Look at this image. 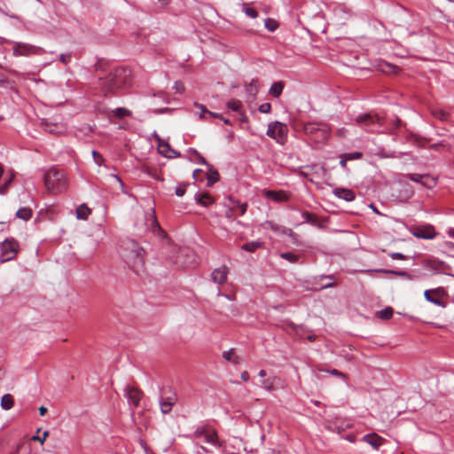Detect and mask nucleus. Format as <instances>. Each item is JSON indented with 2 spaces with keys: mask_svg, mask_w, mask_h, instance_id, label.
Returning a JSON list of instances; mask_svg holds the SVG:
<instances>
[{
  "mask_svg": "<svg viewBox=\"0 0 454 454\" xmlns=\"http://www.w3.org/2000/svg\"><path fill=\"white\" fill-rule=\"evenodd\" d=\"M131 72L126 67H117L100 78V86L104 93H116L130 83Z\"/></svg>",
  "mask_w": 454,
  "mask_h": 454,
  "instance_id": "obj_1",
  "label": "nucleus"
},
{
  "mask_svg": "<svg viewBox=\"0 0 454 454\" xmlns=\"http://www.w3.org/2000/svg\"><path fill=\"white\" fill-rule=\"evenodd\" d=\"M294 129L298 131L304 132V134L317 145L325 144L331 135L329 126L321 122H297L294 124Z\"/></svg>",
  "mask_w": 454,
  "mask_h": 454,
  "instance_id": "obj_2",
  "label": "nucleus"
},
{
  "mask_svg": "<svg viewBox=\"0 0 454 454\" xmlns=\"http://www.w3.org/2000/svg\"><path fill=\"white\" fill-rule=\"evenodd\" d=\"M44 186L50 194H59L67 190V180L62 169L52 168L43 176Z\"/></svg>",
  "mask_w": 454,
  "mask_h": 454,
  "instance_id": "obj_3",
  "label": "nucleus"
},
{
  "mask_svg": "<svg viewBox=\"0 0 454 454\" xmlns=\"http://www.w3.org/2000/svg\"><path fill=\"white\" fill-rule=\"evenodd\" d=\"M126 262L136 271L143 268L145 250L135 241H129L124 248Z\"/></svg>",
  "mask_w": 454,
  "mask_h": 454,
  "instance_id": "obj_4",
  "label": "nucleus"
},
{
  "mask_svg": "<svg viewBox=\"0 0 454 454\" xmlns=\"http://www.w3.org/2000/svg\"><path fill=\"white\" fill-rule=\"evenodd\" d=\"M356 122L371 132H378V129L383 125L384 120L376 114L368 113L358 115L356 118Z\"/></svg>",
  "mask_w": 454,
  "mask_h": 454,
  "instance_id": "obj_5",
  "label": "nucleus"
},
{
  "mask_svg": "<svg viewBox=\"0 0 454 454\" xmlns=\"http://www.w3.org/2000/svg\"><path fill=\"white\" fill-rule=\"evenodd\" d=\"M425 299L439 307L444 308L446 306V299L448 297L446 290L438 286L436 288L426 290L424 292Z\"/></svg>",
  "mask_w": 454,
  "mask_h": 454,
  "instance_id": "obj_6",
  "label": "nucleus"
},
{
  "mask_svg": "<svg viewBox=\"0 0 454 454\" xmlns=\"http://www.w3.org/2000/svg\"><path fill=\"white\" fill-rule=\"evenodd\" d=\"M287 126L279 121H274L269 124L267 136L275 139L278 143L283 144L286 138Z\"/></svg>",
  "mask_w": 454,
  "mask_h": 454,
  "instance_id": "obj_7",
  "label": "nucleus"
},
{
  "mask_svg": "<svg viewBox=\"0 0 454 454\" xmlns=\"http://www.w3.org/2000/svg\"><path fill=\"white\" fill-rule=\"evenodd\" d=\"M176 263L183 268H194L198 264V258L192 250L184 248L180 250Z\"/></svg>",
  "mask_w": 454,
  "mask_h": 454,
  "instance_id": "obj_8",
  "label": "nucleus"
},
{
  "mask_svg": "<svg viewBox=\"0 0 454 454\" xmlns=\"http://www.w3.org/2000/svg\"><path fill=\"white\" fill-rule=\"evenodd\" d=\"M224 207H226L225 216L230 219H234L237 215H243L246 213L247 205L246 203L239 204L231 197H229L227 201L224 202Z\"/></svg>",
  "mask_w": 454,
  "mask_h": 454,
  "instance_id": "obj_9",
  "label": "nucleus"
},
{
  "mask_svg": "<svg viewBox=\"0 0 454 454\" xmlns=\"http://www.w3.org/2000/svg\"><path fill=\"white\" fill-rule=\"evenodd\" d=\"M42 48L27 43H17L12 49V54L15 57H27L30 55H37L42 51Z\"/></svg>",
  "mask_w": 454,
  "mask_h": 454,
  "instance_id": "obj_10",
  "label": "nucleus"
},
{
  "mask_svg": "<svg viewBox=\"0 0 454 454\" xmlns=\"http://www.w3.org/2000/svg\"><path fill=\"white\" fill-rule=\"evenodd\" d=\"M19 244L13 239H6L1 245V261L6 262L15 257Z\"/></svg>",
  "mask_w": 454,
  "mask_h": 454,
  "instance_id": "obj_11",
  "label": "nucleus"
},
{
  "mask_svg": "<svg viewBox=\"0 0 454 454\" xmlns=\"http://www.w3.org/2000/svg\"><path fill=\"white\" fill-rule=\"evenodd\" d=\"M124 395L128 400L129 407L137 408L140 403L141 398L143 396V392L138 388L129 385L124 389Z\"/></svg>",
  "mask_w": 454,
  "mask_h": 454,
  "instance_id": "obj_12",
  "label": "nucleus"
},
{
  "mask_svg": "<svg viewBox=\"0 0 454 454\" xmlns=\"http://www.w3.org/2000/svg\"><path fill=\"white\" fill-rule=\"evenodd\" d=\"M411 233L414 237L423 239H432L436 235L434 226L430 224L418 226L412 230Z\"/></svg>",
  "mask_w": 454,
  "mask_h": 454,
  "instance_id": "obj_13",
  "label": "nucleus"
},
{
  "mask_svg": "<svg viewBox=\"0 0 454 454\" xmlns=\"http://www.w3.org/2000/svg\"><path fill=\"white\" fill-rule=\"evenodd\" d=\"M262 192L265 198L271 200L275 202H284L287 201L290 199V193L283 190L275 191L264 189L262 190Z\"/></svg>",
  "mask_w": 454,
  "mask_h": 454,
  "instance_id": "obj_14",
  "label": "nucleus"
},
{
  "mask_svg": "<svg viewBox=\"0 0 454 454\" xmlns=\"http://www.w3.org/2000/svg\"><path fill=\"white\" fill-rule=\"evenodd\" d=\"M204 442L217 449H223L225 445V442L220 440L217 432L211 427H208L207 433L204 434Z\"/></svg>",
  "mask_w": 454,
  "mask_h": 454,
  "instance_id": "obj_15",
  "label": "nucleus"
},
{
  "mask_svg": "<svg viewBox=\"0 0 454 454\" xmlns=\"http://www.w3.org/2000/svg\"><path fill=\"white\" fill-rule=\"evenodd\" d=\"M425 266L427 270L434 273H446L449 270L448 265H446L443 262L438 261L436 259L427 260L425 262Z\"/></svg>",
  "mask_w": 454,
  "mask_h": 454,
  "instance_id": "obj_16",
  "label": "nucleus"
},
{
  "mask_svg": "<svg viewBox=\"0 0 454 454\" xmlns=\"http://www.w3.org/2000/svg\"><path fill=\"white\" fill-rule=\"evenodd\" d=\"M228 268L225 266L215 269L212 272V279L215 284H223L227 280Z\"/></svg>",
  "mask_w": 454,
  "mask_h": 454,
  "instance_id": "obj_17",
  "label": "nucleus"
},
{
  "mask_svg": "<svg viewBox=\"0 0 454 454\" xmlns=\"http://www.w3.org/2000/svg\"><path fill=\"white\" fill-rule=\"evenodd\" d=\"M377 68L380 72L386 74H397L400 72V68L397 66L386 61H380L378 64Z\"/></svg>",
  "mask_w": 454,
  "mask_h": 454,
  "instance_id": "obj_18",
  "label": "nucleus"
},
{
  "mask_svg": "<svg viewBox=\"0 0 454 454\" xmlns=\"http://www.w3.org/2000/svg\"><path fill=\"white\" fill-rule=\"evenodd\" d=\"M333 194L342 199L346 201H352L355 200V193L352 190L346 189V188H335L333 190Z\"/></svg>",
  "mask_w": 454,
  "mask_h": 454,
  "instance_id": "obj_19",
  "label": "nucleus"
},
{
  "mask_svg": "<svg viewBox=\"0 0 454 454\" xmlns=\"http://www.w3.org/2000/svg\"><path fill=\"white\" fill-rule=\"evenodd\" d=\"M363 441L370 444L373 449L377 450L383 442V438L376 434H368L363 437Z\"/></svg>",
  "mask_w": 454,
  "mask_h": 454,
  "instance_id": "obj_20",
  "label": "nucleus"
},
{
  "mask_svg": "<svg viewBox=\"0 0 454 454\" xmlns=\"http://www.w3.org/2000/svg\"><path fill=\"white\" fill-rule=\"evenodd\" d=\"M196 201L203 207H208L215 202L214 199L208 192H201L196 195Z\"/></svg>",
  "mask_w": 454,
  "mask_h": 454,
  "instance_id": "obj_21",
  "label": "nucleus"
},
{
  "mask_svg": "<svg viewBox=\"0 0 454 454\" xmlns=\"http://www.w3.org/2000/svg\"><path fill=\"white\" fill-rule=\"evenodd\" d=\"M223 357L224 360L231 362L233 364H239L240 363V357L235 355L234 348L223 351Z\"/></svg>",
  "mask_w": 454,
  "mask_h": 454,
  "instance_id": "obj_22",
  "label": "nucleus"
},
{
  "mask_svg": "<svg viewBox=\"0 0 454 454\" xmlns=\"http://www.w3.org/2000/svg\"><path fill=\"white\" fill-rule=\"evenodd\" d=\"M278 380H279V379L278 377L274 376V377L263 380L261 382L260 386L267 391H273L275 389V385L277 384V382Z\"/></svg>",
  "mask_w": 454,
  "mask_h": 454,
  "instance_id": "obj_23",
  "label": "nucleus"
},
{
  "mask_svg": "<svg viewBox=\"0 0 454 454\" xmlns=\"http://www.w3.org/2000/svg\"><path fill=\"white\" fill-rule=\"evenodd\" d=\"M14 405V399L11 394H5L1 398V407L5 410H11Z\"/></svg>",
  "mask_w": 454,
  "mask_h": 454,
  "instance_id": "obj_24",
  "label": "nucleus"
},
{
  "mask_svg": "<svg viewBox=\"0 0 454 454\" xmlns=\"http://www.w3.org/2000/svg\"><path fill=\"white\" fill-rule=\"evenodd\" d=\"M394 314V309L391 307H386L381 310H378L375 312V317L381 320H388L392 317Z\"/></svg>",
  "mask_w": 454,
  "mask_h": 454,
  "instance_id": "obj_25",
  "label": "nucleus"
},
{
  "mask_svg": "<svg viewBox=\"0 0 454 454\" xmlns=\"http://www.w3.org/2000/svg\"><path fill=\"white\" fill-rule=\"evenodd\" d=\"M90 214V208H89L85 204H82L76 208V216L78 219L86 220Z\"/></svg>",
  "mask_w": 454,
  "mask_h": 454,
  "instance_id": "obj_26",
  "label": "nucleus"
},
{
  "mask_svg": "<svg viewBox=\"0 0 454 454\" xmlns=\"http://www.w3.org/2000/svg\"><path fill=\"white\" fill-rule=\"evenodd\" d=\"M45 129L50 133H61L64 131L65 127L62 124L51 123L44 121Z\"/></svg>",
  "mask_w": 454,
  "mask_h": 454,
  "instance_id": "obj_27",
  "label": "nucleus"
},
{
  "mask_svg": "<svg viewBox=\"0 0 454 454\" xmlns=\"http://www.w3.org/2000/svg\"><path fill=\"white\" fill-rule=\"evenodd\" d=\"M301 215L307 223L317 226L318 228H322V224L319 223L317 217L315 215L305 211Z\"/></svg>",
  "mask_w": 454,
  "mask_h": 454,
  "instance_id": "obj_28",
  "label": "nucleus"
},
{
  "mask_svg": "<svg viewBox=\"0 0 454 454\" xmlns=\"http://www.w3.org/2000/svg\"><path fill=\"white\" fill-rule=\"evenodd\" d=\"M130 114L131 113L129 110L123 107H119L114 110H111L108 116L109 118H111L112 116H115L117 118H123L125 116L130 115Z\"/></svg>",
  "mask_w": 454,
  "mask_h": 454,
  "instance_id": "obj_29",
  "label": "nucleus"
},
{
  "mask_svg": "<svg viewBox=\"0 0 454 454\" xmlns=\"http://www.w3.org/2000/svg\"><path fill=\"white\" fill-rule=\"evenodd\" d=\"M283 89H284V83L282 82H276L271 85V87L270 89V93L273 97L278 98L281 95Z\"/></svg>",
  "mask_w": 454,
  "mask_h": 454,
  "instance_id": "obj_30",
  "label": "nucleus"
},
{
  "mask_svg": "<svg viewBox=\"0 0 454 454\" xmlns=\"http://www.w3.org/2000/svg\"><path fill=\"white\" fill-rule=\"evenodd\" d=\"M431 114L436 119H438V120H440L442 121H446L449 119V114L446 111H444L442 109H440V108H434V109H432Z\"/></svg>",
  "mask_w": 454,
  "mask_h": 454,
  "instance_id": "obj_31",
  "label": "nucleus"
},
{
  "mask_svg": "<svg viewBox=\"0 0 454 454\" xmlns=\"http://www.w3.org/2000/svg\"><path fill=\"white\" fill-rule=\"evenodd\" d=\"M16 216L18 218H20V219H23V220L27 221V220L31 218V216H32V210L30 208H28V207L20 208L16 212Z\"/></svg>",
  "mask_w": 454,
  "mask_h": 454,
  "instance_id": "obj_32",
  "label": "nucleus"
},
{
  "mask_svg": "<svg viewBox=\"0 0 454 454\" xmlns=\"http://www.w3.org/2000/svg\"><path fill=\"white\" fill-rule=\"evenodd\" d=\"M259 83L257 80H253L249 84L246 86V91L250 96L254 97L258 92Z\"/></svg>",
  "mask_w": 454,
  "mask_h": 454,
  "instance_id": "obj_33",
  "label": "nucleus"
},
{
  "mask_svg": "<svg viewBox=\"0 0 454 454\" xmlns=\"http://www.w3.org/2000/svg\"><path fill=\"white\" fill-rule=\"evenodd\" d=\"M262 247V243L260 241H252L249 243H246L242 246V249L248 251V252H254L256 249Z\"/></svg>",
  "mask_w": 454,
  "mask_h": 454,
  "instance_id": "obj_34",
  "label": "nucleus"
},
{
  "mask_svg": "<svg viewBox=\"0 0 454 454\" xmlns=\"http://www.w3.org/2000/svg\"><path fill=\"white\" fill-rule=\"evenodd\" d=\"M14 176H15V174L14 172L12 170L10 172V177L5 180L4 184L0 185V194H5L9 189V186L11 185V184L12 183L13 179H14Z\"/></svg>",
  "mask_w": 454,
  "mask_h": 454,
  "instance_id": "obj_35",
  "label": "nucleus"
},
{
  "mask_svg": "<svg viewBox=\"0 0 454 454\" xmlns=\"http://www.w3.org/2000/svg\"><path fill=\"white\" fill-rule=\"evenodd\" d=\"M219 179V174L215 169H210L207 173V185L211 186Z\"/></svg>",
  "mask_w": 454,
  "mask_h": 454,
  "instance_id": "obj_36",
  "label": "nucleus"
},
{
  "mask_svg": "<svg viewBox=\"0 0 454 454\" xmlns=\"http://www.w3.org/2000/svg\"><path fill=\"white\" fill-rule=\"evenodd\" d=\"M196 106L201 110V114L200 115V119H203L204 115L207 114H208V115H210L212 117L219 118L221 120H223L220 114L210 112L202 105H196Z\"/></svg>",
  "mask_w": 454,
  "mask_h": 454,
  "instance_id": "obj_37",
  "label": "nucleus"
},
{
  "mask_svg": "<svg viewBox=\"0 0 454 454\" xmlns=\"http://www.w3.org/2000/svg\"><path fill=\"white\" fill-rule=\"evenodd\" d=\"M160 411L163 414H168L171 411L173 406L170 404V403H168L165 399H163V396L160 399Z\"/></svg>",
  "mask_w": 454,
  "mask_h": 454,
  "instance_id": "obj_38",
  "label": "nucleus"
},
{
  "mask_svg": "<svg viewBox=\"0 0 454 454\" xmlns=\"http://www.w3.org/2000/svg\"><path fill=\"white\" fill-rule=\"evenodd\" d=\"M227 106L232 111L240 112L242 108V103L238 99H232L227 103Z\"/></svg>",
  "mask_w": 454,
  "mask_h": 454,
  "instance_id": "obj_39",
  "label": "nucleus"
},
{
  "mask_svg": "<svg viewBox=\"0 0 454 454\" xmlns=\"http://www.w3.org/2000/svg\"><path fill=\"white\" fill-rule=\"evenodd\" d=\"M436 181L434 177L429 175H424V179L421 181V184L427 187L432 188L435 185Z\"/></svg>",
  "mask_w": 454,
  "mask_h": 454,
  "instance_id": "obj_40",
  "label": "nucleus"
},
{
  "mask_svg": "<svg viewBox=\"0 0 454 454\" xmlns=\"http://www.w3.org/2000/svg\"><path fill=\"white\" fill-rule=\"evenodd\" d=\"M167 394L168 395L166 396H163V399H165L168 403H170V404L173 406L177 401V394L175 391H172L170 388Z\"/></svg>",
  "mask_w": 454,
  "mask_h": 454,
  "instance_id": "obj_41",
  "label": "nucleus"
},
{
  "mask_svg": "<svg viewBox=\"0 0 454 454\" xmlns=\"http://www.w3.org/2000/svg\"><path fill=\"white\" fill-rule=\"evenodd\" d=\"M278 27V23L273 20V19H266L265 20V27L270 31V32H273L275 31Z\"/></svg>",
  "mask_w": 454,
  "mask_h": 454,
  "instance_id": "obj_42",
  "label": "nucleus"
},
{
  "mask_svg": "<svg viewBox=\"0 0 454 454\" xmlns=\"http://www.w3.org/2000/svg\"><path fill=\"white\" fill-rule=\"evenodd\" d=\"M208 427H207V426H202V427H197L193 433V437L194 438L204 437V434L207 433V430L208 429Z\"/></svg>",
  "mask_w": 454,
  "mask_h": 454,
  "instance_id": "obj_43",
  "label": "nucleus"
},
{
  "mask_svg": "<svg viewBox=\"0 0 454 454\" xmlns=\"http://www.w3.org/2000/svg\"><path fill=\"white\" fill-rule=\"evenodd\" d=\"M281 257L289 261L290 262H296L298 261V255L293 253H283L281 254Z\"/></svg>",
  "mask_w": 454,
  "mask_h": 454,
  "instance_id": "obj_44",
  "label": "nucleus"
},
{
  "mask_svg": "<svg viewBox=\"0 0 454 454\" xmlns=\"http://www.w3.org/2000/svg\"><path fill=\"white\" fill-rule=\"evenodd\" d=\"M407 177L413 181V182H417V183H420L421 184V181L424 179V175H420V174H409L407 175Z\"/></svg>",
  "mask_w": 454,
  "mask_h": 454,
  "instance_id": "obj_45",
  "label": "nucleus"
},
{
  "mask_svg": "<svg viewBox=\"0 0 454 454\" xmlns=\"http://www.w3.org/2000/svg\"><path fill=\"white\" fill-rule=\"evenodd\" d=\"M244 12L248 17L253 18V19H254L258 16L257 11L251 7H246L244 9Z\"/></svg>",
  "mask_w": 454,
  "mask_h": 454,
  "instance_id": "obj_46",
  "label": "nucleus"
},
{
  "mask_svg": "<svg viewBox=\"0 0 454 454\" xmlns=\"http://www.w3.org/2000/svg\"><path fill=\"white\" fill-rule=\"evenodd\" d=\"M92 156H93V159L95 160V162L98 164V165H101L104 161V158L103 156L98 153L97 151H92Z\"/></svg>",
  "mask_w": 454,
  "mask_h": 454,
  "instance_id": "obj_47",
  "label": "nucleus"
},
{
  "mask_svg": "<svg viewBox=\"0 0 454 454\" xmlns=\"http://www.w3.org/2000/svg\"><path fill=\"white\" fill-rule=\"evenodd\" d=\"M345 155L347 156L348 160H358L361 159L363 156L362 153L359 152L346 153Z\"/></svg>",
  "mask_w": 454,
  "mask_h": 454,
  "instance_id": "obj_48",
  "label": "nucleus"
},
{
  "mask_svg": "<svg viewBox=\"0 0 454 454\" xmlns=\"http://www.w3.org/2000/svg\"><path fill=\"white\" fill-rule=\"evenodd\" d=\"M271 110V105L270 103H263L259 106V111L263 114H268Z\"/></svg>",
  "mask_w": 454,
  "mask_h": 454,
  "instance_id": "obj_49",
  "label": "nucleus"
},
{
  "mask_svg": "<svg viewBox=\"0 0 454 454\" xmlns=\"http://www.w3.org/2000/svg\"><path fill=\"white\" fill-rule=\"evenodd\" d=\"M186 192V185L185 184H181L179 186H177L176 188V195L178 196V197H182L184 195Z\"/></svg>",
  "mask_w": 454,
  "mask_h": 454,
  "instance_id": "obj_50",
  "label": "nucleus"
},
{
  "mask_svg": "<svg viewBox=\"0 0 454 454\" xmlns=\"http://www.w3.org/2000/svg\"><path fill=\"white\" fill-rule=\"evenodd\" d=\"M59 60L65 65L68 64L71 60V53L61 54L59 56Z\"/></svg>",
  "mask_w": 454,
  "mask_h": 454,
  "instance_id": "obj_51",
  "label": "nucleus"
},
{
  "mask_svg": "<svg viewBox=\"0 0 454 454\" xmlns=\"http://www.w3.org/2000/svg\"><path fill=\"white\" fill-rule=\"evenodd\" d=\"M48 435H49V432L48 431H44L43 437H40V436H37V435H34V436H32L31 440L32 441H38V442H40L43 444Z\"/></svg>",
  "mask_w": 454,
  "mask_h": 454,
  "instance_id": "obj_52",
  "label": "nucleus"
},
{
  "mask_svg": "<svg viewBox=\"0 0 454 454\" xmlns=\"http://www.w3.org/2000/svg\"><path fill=\"white\" fill-rule=\"evenodd\" d=\"M159 150L162 154L166 155L167 152H168L170 150L169 145L163 144V143L160 144Z\"/></svg>",
  "mask_w": 454,
  "mask_h": 454,
  "instance_id": "obj_53",
  "label": "nucleus"
},
{
  "mask_svg": "<svg viewBox=\"0 0 454 454\" xmlns=\"http://www.w3.org/2000/svg\"><path fill=\"white\" fill-rule=\"evenodd\" d=\"M174 90L178 93H182L184 90V86L182 82H176L174 85Z\"/></svg>",
  "mask_w": 454,
  "mask_h": 454,
  "instance_id": "obj_54",
  "label": "nucleus"
},
{
  "mask_svg": "<svg viewBox=\"0 0 454 454\" xmlns=\"http://www.w3.org/2000/svg\"><path fill=\"white\" fill-rule=\"evenodd\" d=\"M210 451L204 446H198L197 454H208Z\"/></svg>",
  "mask_w": 454,
  "mask_h": 454,
  "instance_id": "obj_55",
  "label": "nucleus"
},
{
  "mask_svg": "<svg viewBox=\"0 0 454 454\" xmlns=\"http://www.w3.org/2000/svg\"><path fill=\"white\" fill-rule=\"evenodd\" d=\"M348 158L345 154H342L340 155V164L342 168H345L346 165H347V161H348Z\"/></svg>",
  "mask_w": 454,
  "mask_h": 454,
  "instance_id": "obj_56",
  "label": "nucleus"
},
{
  "mask_svg": "<svg viewBox=\"0 0 454 454\" xmlns=\"http://www.w3.org/2000/svg\"><path fill=\"white\" fill-rule=\"evenodd\" d=\"M391 257L393 259H399V260H403L405 258V256L401 253H393L391 254Z\"/></svg>",
  "mask_w": 454,
  "mask_h": 454,
  "instance_id": "obj_57",
  "label": "nucleus"
},
{
  "mask_svg": "<svg viewBox=\"0 0 454 454\" xmlns=\"http://www.w3.org/2000/svg\"><path fill=\"white\" fill-rule=\"evenodd\" d=\"M240 377H241L242 380H244V381H247V380H249V378H250V377H249V373H248L247 371H244V372L241 373Z\"/></svg>",
  "mask_w": 454,
  "mask_h": 454,
  "instance_id": "obj_58",
  "label": "nucleus"
},
{
  "mask_svg": "<svg viewBox=\"0 0 454 454\" xmlns=\"http://www.w3.org/2000/svg\"><path fill=\"white\" fill-rule=\"evenodd\" d=\"M330 373L333 374V375L339 376V377H344V374L342 372H339L336 369H333V370L330 371Z\"/></svg>",
  "mask_w": 454,
  "mask_h": 454,
  "instance_id": "obj_59",
  "label": "nucleus"
},
{
  "mask_svg": "<svg viewBox=\"0 0 454 454\" xmlns=\"http://www.w3.org/2000/svg\"><path fill=\"white\" fill-rule=\"evenodd\" d=\"M39 413L41 416H44L47 413V408L44 406H41L39 408Z\"/></svg>",
  "mask_w": 454,
  "mask_h": 454,
  "instance_id": "obj_60",
  "label": "nucleus"
},
{
  "mask_svg": "<svg viewBox=\"0 0 454 454\" xmlns=\"http://www.w3.org/2000/svg\"><path fill=\"white\" fill-rule=\"evenodd\" d=\"M20 447H21V445H20V444H18V445L16 446L15 450H14L12 452H11L10 454H18V453H19V451H20Z\"/></svg>",
  "mask_w": 454,
  "mask_h": 454,
  "instance_id": "obj_61",
  "label": "nucleus"
},
{
  "mask_svg": "<svg viewBox=\"0 0 454 454\" xmlns=\"http://www.w3.org/2000/svg\"><path fill=\"white\" fill-rule=\"evenodd\" d=\"M258 375L262 378L265 377L266 376V371L265 370H261L258 373Z\"/></svg>",
  "mask_w": 454,
  "mask_h": 454,
  "instance_id": "obj_62",
  "label": "nucleus"
},
{
  "mask_svg": "<svg viewBox=\"0 0 454 454\" xmlns=\"http://www.w3.org/2000/svg\"><path fill=\"white\" fill-rule=\"evenodd\" d=\"M158 2L161 4V5H165L168 3V0H158Z\"/></svg>",
  "mask_w": 454,
  "mask_h": 454,
  "instance_id": "obj_63",
  "label": "nucleus"
},
{
  "mask_svg": "<svg viewBox=\"0 0 454 454\" xmlns=\"http://www.w3.org/2000/svg\"><path fill=\"white\" fill-rule=\"evenodd\" d=\"M449 235L451 236L452 238H454V229H450L449 231Z\"/></svg>",
  "mask_w": 454,
  "mask_h": 454,
  "instance_id": "obj_64",
  "label": "nucleus"
}]
</instances>
